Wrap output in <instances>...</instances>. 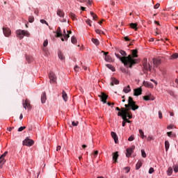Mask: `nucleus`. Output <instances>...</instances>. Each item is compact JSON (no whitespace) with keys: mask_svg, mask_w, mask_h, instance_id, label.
Instances as JSON below:
<instances>
[{"mask_svg":"<svg viewBox=\"0 0 178 178\" xmlns=\"http://www.w3.org/2000/svg\"><path fill=\"white\" fill-rule=\"evenodd\" d=\"M120 81L115 77H111V86H113L115 84H119Z\"/></svg>","mask_w":178,"mask_h":178,"instance_id":"f3484780","label":"nucleus"},{"mask_svg":"<svg viewBox=\"0 0 178 178\" xmlns=\"http://www.w3.org/2000/svg\"><path fill=\"white\" fill-rule=\"evenodd\" d=\"M3 33L5 35V37H9L10 34H12V31H10V29L9 28H3Z\"/></svg>","mask_w":178,"mask_h":178,"instance_id":"f8f14e48","label":"nucleus"},{"mask_svg":"<svg viewBox=\"0 0 178 178\" xmlns=\"http://www.w3.org/2000/svg\"><path fill=\"white\" fill-rule=\"evenodd\" d=\"M26 129V127H21L17 129V131H23Z\"/></svg>","mask_w":178,"mask_h":178,"instance_id":"5fc2aeb1","label":"nucleus"},{"mask_svg":"<svg viewBox=\"0 0 178 178\" xmlns=\"http://www.w3.org/2000/svg\"><path fill=\"white\" fill-rule=\"evenodd\" d=\"M128 141H134V135H131L129 137Z\"/></svg>","mask_w":178,"mask_h":178,"instance_id":"a18cd8bd","label":"nucleus"},{"mask_svg":"<svg viewBox=\"0 0 178 178\" xmlns=\"http://www.w3.org/2000/svg\"><path fill=\"white\" fill-rule=\"evenodd\" d=\"M135 148H136V147L133 146L132 147H129V148L127 149V154H126L127 158H130V156H131V154H133V152H134Z\"/></svg>","mask_w":178,"mask_h":178,"instance_id":"9d476101","label":"nucleus"},{"mask_svg":"<svg viewBox=\"0 0 178 178\" xmlns=\"http://www.w3.org/2000/svg\"><path fill=\"white\" fill-rule=\"evenodd\" d=\"M141 94H143V89H141V88L134 90V95H135V97H138V95H141Z\"/></svg>","mask_w":178,"mask_h":178,"instance_id":"4468645a","label":"nucleus"},{"mask_svg":"<svg viewBox=\"0 0 178 178\" xmlns=\"http://www.w3.org/2000/svg\"><path fill=\"white\" fill-rule=\"evenodd\" d=\"M60 146H57L56 151H60Z\"/></svg>","mask_w":178,"mask_h":178,"instance_id":"774afa93","label":"nucleus"},{"mask_svg":"<svg viewBox=\"0 0 178 178\" xmlns=\"http://www.w3.org/2000/svg\"><path fill=\"white\" fill-rule=\"evenodd\" d=\"M56 13L59 16V17H65V12H63V10L58 9Z\"/></svg>","mask_w":178,"mask_h":178,"instance_id":"5701e85b","label":"nucleus"},{"mask_svg":"<svg viewBox=\"0 0 178 178\" xmlns=\"http://www.w3.org/2000/svg\"><path fill=\"white\" fill-rule=\"evenodd\" d=\"M47 102V93L44 92L41 95V102L42 104H45Z\"/></svg>","mask_w":178,"mask_h":178,"instance_id":"412c9836","label":"nucleus"},{"mask_svg":"<svg viewBox=\"0 0 178 178\" xmlns=\"http://www.w3.org/2000/svg\"><path fill=\"white\" fill-rule=\"evenodd\" d=\"M24 109H30V102H29V100H26L24 102V100H23V104H22Z\"/></svg>","mask_w":178,"mask_h":178,"instance_id":"aec40b11","label":"nucleus"},{"mask_svg":"<svg viewBox=\"0 0 178 178\" xmlns=\"http://www.w3.org/2000/svg\"><path fill=\"white\" fill-rule=\"evenodd\" d=\"M16 34L19 40H23L24 37H30V33L25 30L18 29L16 31Z\"/></svg>","mask_w":178,"mask_h":178,"instance_id":"f03ea898","label":"nucleus"},{"mask_svg":"<svg viewBox=\"0 0 178 178\" xmlns=\"http://www.w3.org/2000/svg\"><path fill=\"white\" fill-rule=\"evenodd\" d=\"M92 42H93V44H95V45H99V40H98V39L92 38Z\"/></svg>","mask_w":178,"mask_h":178,"instance_id":"7c9ffc66","label":"nucleus"},{"mask_svg":"<svg viewBox=\"0 0 178 178\" xmlns=\"http://www.w3.org/2000/svg\"><path fill=\"white\" fill-rule=\"evenodd\" d=\"M115 56L124 64L125 67H129V69H131L134 65H137L138 63V59H134L131 55H129L127 57H122L120 54L115 53Z\"/></svg>","mask_w":178,"mask_h":178,"instance_id":"f257e3e1","label":"nucleus"},{"mask_svg":"<svg viewBox=\"0 0 178 178\" xmlns=\"http://www.w3.org/2000/svg\"><path fill=\"white\" fill-rule=\"evenodd\" d=\"M118 158H119V152H115L113 153V161H114V163H116V162H118Z\"/></svg>","mask_w":178,"mask_h":178,"instance_id":"6ab92c4d","label":"nucleus"},{"mask_svg":"<svg viewBox=\"0 0 178 178\" xmlns=\"http://www.w3.org/2000/svg\"><path fill=\"white\" fill-rule=\"evenodd\" d=\"M122 113L124 115L123 120H125L127 123H131V120H127V118H129V119H131L133 118V115L131 114V113H129L127 110H124Z\"/></svg>","mask_w":178,"mask_h":178,"instance_id":"7ed1b4c3","label":"nucleus"},{"mask_svg":"<svg viewBox=\"0 0 178 178\" xmlns=\"http://www.w3.org/2000/svg\"><path fill=\"white\" fill-rule=\"evenodd\" d=\"M154 172H155V170H154V168H150L149 170V175H152V173H154Z\"/></svg>","mask_w":178,"mask_h":178,"instance_id":"8fccbe9b","label":"nucleus"},{"mask_svg":"<svg viewBox=\"0 0 178 178\" xmlns=\"http://www.w3.org/2000/svg\"><path fill=\"white\" fill-rule=\"evenodd\" d=\"M141 154L143 158H147V153H145V150L141 149Z\"/></svg>","mask_w":178,"mask_h":178,"instance_id":"58836bf2","label":"nucleus"},{"mask_svg":"<svg viewBox=\"0 0 178 178\" xmlns=\"http://www.w3.org/2000/svg\"><path fill=\"white\" fill-rule=\"evenodd\" d=\"M143 99H144V101H154L155 97L153 95H152L151 94H149V95L144 96Z\"/></svg>","mask_w":178,"mask_h":178,"instance_id":"2eb2a0df","label":"nucleus"},{"mask_svg":"<svg viewBox=\"0 0 178 178\" xmlns=\"http://www.w3.org/2000/svg\"><path fill=\"white\" fill-rule=\"evenodd\" d=\"M72 126H79V121L72 122Z\"/></svg>","mask_w":178,"mask_h":178,"instance_id":"864d4df0","label":"nucleus"},{"mask_svg":"<svg viewBox=\"0 0 178 178\" xmlns=\"http://www.w3.org/2000/svg\"><path fill=\"white\" fill-rule=\"evenodd\" d=\"M170 147V143H169V140H165V148L166 152H168V151H169Z\"/></svg>","mask_w":178,"mask_h":178,"instance_id":"b1692460","label":"nucleus"},{"mask_svg":"<svg viewBox=\"0 0 178 178\" xmlns=\"http://www.w3.org/2000/svg\"><path fill=\"white\" fill-rule=\"evenodd\" d=\"M139 134L140 135L141 138L144 139L147 136L144 135V131L143 129H139Z\"/></svg>","mask_w":178,"mask_h":178,"instance_id":"2f4dec72","label":"nucleus"},{"mask_svg":"<svg viewBox=\"0 0 178 178\" xmlns=\"http://www.w3.org/2000/svg\"><path fill=\"white\" fill-rule=\"evenodd\" d=\"M29 23H33L34 22V17L33 16L29 17Z\"/></svg>","mask_w":178,"mask_h":178,"instance_id":"79ce46f5","label":"nucleus"},{"mask_svg":"<svg viewBox=\"0 0 178 178\" xmlns=\"http://www.w3.org/2000/svg\"><path fill=\"white\" fill-rule=\"evenodd\" d=\"M159 119H162V112L161 111H159Z\"/></svg>","mask_w":178,"mask_h":178,"instance_id":"bf43d9fd","label":"nucleus"},{"mask_svg":"<svg viewBox=\"0 0 178 178\" xmlns=\"http://www.w3.org/2000/svg\"><path fill=\"white\" fill-rule=\"evenodd\" d=\"M167 129H168V130H170V129H173V125H172V124L168 125V126L167 127Z\"/></svg>","mask_w":178,"mask_h":178,"instance_id":"052dcab7","label":"nucleus"},{"mask_svg":"<svg viewBox=\"0 0 178 178\" xmlns=\"http://www.w3.org/2000/svg\"><path fill=\"white\" fill-rule=\"evenodd\" d=\"M128 104L132 111H137L138 109V106L136 105V102H134L133 97H129L128 99Z\"/></svg>","mask_w":178,"mask_h":178,"instance_id":"20e7f679","label":"nucleus"},{"mask_svg":"<svg viewBox=\"0 0 178 178\" xmlns=\"http://www.w3.org/2000/svg\"><path fill=\"white\" fill-rule=\"evenodd\" d=\"M143 84L144 87H147V88H154V84L149 81H144Z\"/></svg>","mask_w":178,"mask_h":178,"instance_id":"dca6fc26","label":"nucleus"},{"mask_svg":"<svg viewBox=\"0 0 178 178\" xmlns=\"http://www.w3.org/2000/svg\"><path fill=\"white\" fill-rule=\"evenodd\" d=\"M123 111H127V109L123 108L122 109L121 112H118V116H122V119H123V117L124 116V115H123Z\"/></svg>","mask_w":178,"mask_h":178,"instance_id":"f704fd0d","label":"nucleus"},{"mask_svg":"<svg viewBox=\"0 0 178 178\" xmlns=\"http://www.w3.org/2000/svg\"><path fill=\"white\" fill-rule=\"evenodd\" d=\"M111 136L113 138L115 143L118 144V143H119V138L118 137V135L115 132L112 131Z\"/></svg>","mask_w":178,"mask_h":178,"instance_id":"a211bd4d","label":"nucleus"},{"mask_svg":"<svg viewBox=\"0 0 178 178\" xmlns=\"http://www.w3.org/2000/svg\"><path fill=\"white\" fill-rule=\"evenodd\" d=\"M173 169H174V172L175 173H177L178 172V165H174L173 166Z\"/></svg>","mask_w":178,"mask_h":178,"instance_id":"09e8293b","label":"nucleus"},{"mask_svg":"<svg viewBox=\"0 0 178 178\" xmlns=\"http://www.w3.org/2000/svg\"><path fill=\"white\" fill-rule=\"evenodd\" d=\"M147 141H152V140H154V136L149 135L147 138Z\"/></svg>","mask_w":178,"mask_h":178,"instance_id":"49530a36","label":"nucleus"},{"mask_svg":"<svg viewBox=\"0 0 178 178\" xmlns=\"http://www.w3.org/2000/svg\"><path fill=\"white\" fill-rule=\"evenodd\" d=\"M106 67H108V69H110V70H111L112 72H115V67L111 65V64H107L106 65Z\"/></svg>","mask_w":178,"mask_h":178,"instance_id":"c9c22d12","label":"nucleus"},{"mask_svg":"<svg viewBox=\"0 0 178 178\" xmlns=\"http://www.w3.org/2000/svg\"><path fill=\"white\" fill-rule=\"evenodd\" d=\"M40 23H42V24H46V26H49V24H48V22L44 19H40Z\"/></svg>","mask_w":178,"mask_h":178,"instance_id":"c03bdc74","label":"nucleus"},{"mask_svg":"<svg viewBox=\"0 0 178 178\" xmlns=\"http://www.w3.org/2000/svg\"><path fill=\"white\" fill-rule=\"evenodd\" d=\"M142 166H143V162L141 161H138L136 165V170H138V169H140V168H141Z\"/></svg>","mask_w":178,"mask_h":178,"instance_id":"cd10ccee","label":"nucleus"},{"mask_svg":"<svg viewBox=\"0 0 178 178\" xmlns=\"http://www.w3.org/2000/svg\"><path fill=\"white\" fill-rule=\"evenodd\" d=\"M130 27L136 31L137 30V24L131 23L130 24Z\"/></svg>","mask_w":178,"mask_h":178,"instance_id":"e433bc0d","label":"nucleus"},{"mask_svg":"<svg viewBox=\"0 0 178 178\" xmlns=\"http://www.w3.org/2000/svg\"><path fill=\"white\" fill-rule=\"evenodd\" d=\"M49 78L51 84H56V75L55 74V73L51 72L49 74Z\"/></svg>","mask_w":178,"mask_h":178,"instance_id":"423d86ee","label":"nucleus"},{"mask_svg":"<svg viewBox=\"0 0 178 178\" xmlns=\"http://www.w3.org/2000/svg\"><path fill=\"white\" fill-rule=\"evenodd\" d=\"M124 40L125 41H130V38H129V37L126 36V37H124Z\"/></svg>","mask_w":178,"mask_h":178,"instance_id":"69168bd1","label":"nucleus"},{"mask_svg":"<svg viewBox=\"0 0 178 178\" xmlns=\"http://www.w3.org/2000/svg\"><path fill=\"white\" fill-rule=\"evenodd\" d=\"M43 47L45 48V47H48V40L46 39L43 42Z\"/></svg>","mask_w":178,"mask_h":178,"instance_id":"de8ad7c7","label":"nucleus"},{"mask_svg":"<svg viewBox=\"0 0 178 178\" xmlns=\"http://www.w3.org/2000/svg\"><path fill=\"white\" fill-rule=\"evenodd\" d=\"M58 56L60 60H65V56H63V54L60 51L58 52Z\"/></svg>","mask_w":178,"mask_h":178,"instance_id":"c756f323","label":"nucleus"},{"mask_svg":"<svg viewBox=\"0 0 178 178\" xmlns=\"http://www.w3.org/2000/svg\"><path fill=\"white\" fill-rule=\"evenodd\" d=\"M126 120H123L122 121V127H124V126H126Z\"/></svg>","mask_w":178,"mask_h":178,"instance_id":"680f3d73","label":"nucleus"},{"mask_svg":"<svg viewBox=\"0 0 178 178\" xmlns=\"http://www.w3.org/2000/svg\"><path fill=\"white\" fill-rule=\"evenodd\" d=\"M91 22L92 21L90 19H88L86 21V23L88 24V26H90L91 27Z\"/></svg>","mask_w":178,"mask_h":178,"instance_id":"3c124183","label":"nucleus"},{"mask_svg":"<svg viewBox=\"0 0 178 178\" xmlns=\"http://www.w3.org/2000/svg\"><path fill=\"white\" fill-rule=\"evenodd\" d=\"M151 81H152L153 83H154V84L156 86H158V82L156 81H155V79H150Z\"/></svg>","mask_w":178,"mask_h":178,"instance_id":"13d9d810","label":"nucleus"},{"mask_svg":"<svg viewBox=\"0 0 178 178\" xmlns=\"http://www.w3.org/2000/svg\"><path fill=\"white\" fill-rule=\"evenodd\" d=\"M63 38H61V41H67V40H69V37H70V35L69 34H67V31L64 29H63Z\"/></svg>","mask_w":178,"mask_h":178,"instance_id":"1a4fd4ad","label":"nucleus"},{"mask_svg":"<svg viewBox=\"0 0 178 178\" xmlns=\"http://www.w3.org/2000/svg\"><path fill=\"white\" fill-rule=\"evenodd\" d=\"M123 91L125 92V94H129V92L131 91V88H130V86L124 87L123 89Z\"/></svg>","mask_w":178,"mask_h":178,"instance_id":"bb28decb","label":"nucleus"},{"mask_svg":"<svg viewBox=\"0 0 178 178\" xmlns=\"http://www.w3.org/2000/svg\"><path fill=\"white\" fill-rule=\"evenodd\" d=\"M56 37L59 38V37H62L63 33H62V30L60 29V27H58L57 30L56 31Z\"/></svg>","mask_w":178,"mask_h":178,"instance_id":"4be33fe9","label":"nucleus"},{"mask_svg":"<svg viewBox=\"0 0 178 178\" xmlns=\"http://www.w3.org/2000/svg\"><path fill=\"white\" fill-rule=\"evenodd\" d=\"M153 63L156 66H158V65H161V60H159L158 58H153Z\"/></svg>","mask_w":178,"mask_h":178,"instance_id":"393cba45","label":"nucleus"},{"mask_svg":"<svg viewBox=\"0 0 178 178\" xmlns=\"http://www.w3.org/2000/svg\"><path fill=\"white\" fill-rule=\"evenodd\" d=\"M99 97L102 99L103 104H106V100L108 99V95H106V94L102 92L101 95H99Z\"/></svg>","mask_w":178,"mask_h":178,"instance_id":"ddd939ff","label":"nucleus"},{"mask_svg":"<svg viewBox=\"0 0 178 178\" xmlns=\"http://www.w3.org/2000/svg\"><path fill=\"white\" fill-rule=\"evenodd\" d=\"M159 6H161V4H159V3H157L154 6V9H158V8H159Z\"/></svg>","mask_w":178,"mask_h":178,"instance_id":"6e6d98bb","label":"nucleus"},{"mask_svg":"<svg viewBox=\"0 0 178 178\" xmlns=\"http://www.w3.org/2000/svg\"><path fill=\"white\" fill-rule=\"evenodd\" d=\"M168 176H170V175H172V173H173V169H172V168H169L168 169Z\"/></svg>","mask_w":178,"mask_h":178,"instance_id":"a19ab883","label":"nucleus"},{"mask_svg":"<svg viewBox=\"0 0 178 178\" xmlns=\"http://www.w3.org/2000/svg\"><path fill=\"white\" fill-rule=\"evenodd\" d=\"M104 55L105 56V58H104V60H106V62H113V60H112V57L109 55H108V52H105L104 51H102Z\"/></svg>","mask_w":178,"mask_h":178,"instance_id":"9b49d317","label":"nucleus"},{"mask_svg":"<svg viewBox=\"0 0 178 178\" xmlns=\"http://www.w3.org/2000/svg\"><path fill=\"white\" fill-rule=\"evenodd\" d=\"M8 155V152H5L1 156H0V168H1L3 165H5V162H6V160H5V156Z\"/></svg>","mask_w":178,"mask_h":178,"instance_id":"0eeeda50","label":"nucleus"},{"mask_svg":"<svg viewBox=\"0 0 178 178\" xmlns=\"http://www.w3.org/2000/svg\"><path fill=\"white\" fill-rule=\"evenodd\" d=\"M23 145H25L26 147H31L32 145H34V140L31 139L29 137H26L22 142Z\"/></svg>","mask_w":178,"mask_h":178,"instance_id":"39448f33","label":"nucleus"},{"mask_svg":"<svg viewBox=\"0 0 178 178\" xmlns=\"http://www.w3.org/2000/svg\"><path fill=\"white\" fill-rule=\"evenodd\" d=\"M97 155H98V151H95L94 152V156H97Z\"/></svg>","mask_w":178,"mask_h":178,"instance_id":"338daca9","label":"nucleus"},{"mask_svg":"<svg viewBox=\"0 0 178 178\" xmlns=\"http://www.w3.org/2000/svg\"><path fill=\"white\" fill-rule=\"evenodd\" d=\"M71 42H72V44H76L77 43V39H76V37L72 36L71 38Z\"/></svg>","mask_w":178,"mask_h":178,"instance_id":"4c0bfd02","label":"nucleus"},{"mask_svg":"<svg viewBox=\"0 0 178 178\" xmlns=\"http://www.w3.org/2000/svg\"><path fill=\"white\" fill-rule=\"evenodd\" d=\"M74 70H75V72H79V66L78 65H76L74 67Z\"/></svg>","mask_w":178,"mask_h":178,"instance_id":"0e129e2a","label":"nucleus"},{"mask_svg":"<svg viewBox=\"0 0 178 178\" xmlns=\"http://www.w3.org/2000/svg\"><path fill=\"white\" fill-rule=\"evenodd\" d=\"M147 58H144L143 60V66L145 69V70H146L147 72L151 70V65L148 64L147 63Z\"/></svg>","mask_w":178,"mask_h":178,"instance_id":"6e6552de","label":"nucleus"},{"mask_svg":"<svg viewBox=\"0 0 178 178\" xmlns=\"http://www.w3.org/2000/svg\"><path fill=\"white\" fill-rule=\"evenodd\" d=\"M137 54H138L137 50H133L131 58H133V59H136V58H138V55H137Z\"/></svg>","mask_w":178,"mask_h":178,"instance_id":"c85d7f7f","label":"nucleus"},{"mask_svg":"<svg viewBox=\"0 0 178 178\" xmlns=\"http://www.w3.org/2000/svg\"><path fill=\"white\" fill-rule=\"evenodd\" d=\"M90 15L92 17L93 20H95V17H97V15H95L93 12H90Z\"/></svg>","mask_w":178,"mask_h":178,"instance_id":"603ef678","label":"nucleus"},{"mask_svg":"<svg viewBox=\"0 0 178 178\" xmlns=\"http://www.w3.org/2000/svg\"><path fill=\"white\" fill-rule=\"evenodd\" d=\"M13 129H15V127H8L7 128V130H8V131H12V130H13Z\"/></svg>","mask_w":178,"mask_h":178,"instance_id":"e2e57ef3","label":"nucleus"},{"mask_svg":"<svg viewBox=\"0 0 178 178\" xmlns=\"http://www.w3.org/2000/svg\"><path fill=\"white\" fill-rule=\"evenodd\" d=\"M70 15L71 18L73 19V20L76 19V14H74L73 13H70Z\"/></svg>","mask_w":178,"mask_h":178,"instance_id":"37998d69","label":"nucleus"},{"mask_svg":"<svg viewBox=\"0 0 178 178\" xmlns=\"http://www.w3.org/2000/svg\"><path fill=\"white\" fill-rule=\"evenodd\" d=\"M95 32L97 33V34H101V33H102V31L99 29H96Z\"/></svg>","mask_w":178,"mask_h":178,"instance_id":"4d7b16f0","label":"nucleus"},{"mask_svg":"<svg viewBox=\"0 0 178 178\" xmlns=\"http://www.w3.org/2000/svg\"><path fill=\"white\" fill-rule=\"evenodd\" d=\"M120 54L124 56V58H127V53L124 50H120Z\"/></svg>","mask_w":178,"mask_h":178,"instance_id":"72a5a7b5","label":"nucleus"},{"mask_svg":"<svg viewBox=\"0 0 178 178\" xmlns=\"http://www.w3.org/2000/svg\"><path fill=\"white\" fill-rule=\"evenodd\" d=\"M167 136L172 138V137H176V134H173L172 131L168 132Z\"/></svg>","mask_w":178,"mask_h":178,"instance_id":"473e14b6","label":"nucleus"},{"mask_svg":"<svg viewBox=\"0 0 178 178\" xmlns=\"http://www.w3.org/2000/svg\"><path fill=\"white\" fill-rule=\"evenodd\" d=\"M177 58H178V54L177 53L173 54L171 56V59H177Z\"/></svg>","mask_w":178,"mask_h":178,"instance_id":"ea45409f","label":"nucleus"},{"mask_svg":"<svg viewBox=\"0 0 178 178\" xmlns=\"http://www.w3.org/2000/svg\"><path fill=\"white\" fill-rule=\"evenodd\" d=\"M62 97L63 99L65 101V102H66L67 101V94L66 92H65V90H63Z\"/></svg>","mask_w":178,"mask_h":178,"instance_id":"a878e982","label":"nucleus"}]
</instances>
